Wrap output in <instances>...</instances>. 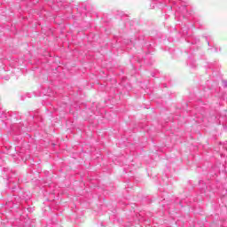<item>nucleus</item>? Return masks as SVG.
Returning a JSON list of instances; mask_svg holds the SVG:
<instances>
[{
  "label": "nucleus",
  "instance_id": "obj_1",
  "mask_svg": "<svg viewBox=\"0 0 227 227\" xmlns=\"http://www.w3.org/2000/svg\"><path fill=\"white\" fill-rule=\"evenodd\" d=\"M223 86H227V82L226 81H223Z\"/></svg>",
  "mask_w": 227,
  "mask_h": 227
}]
</instances>
